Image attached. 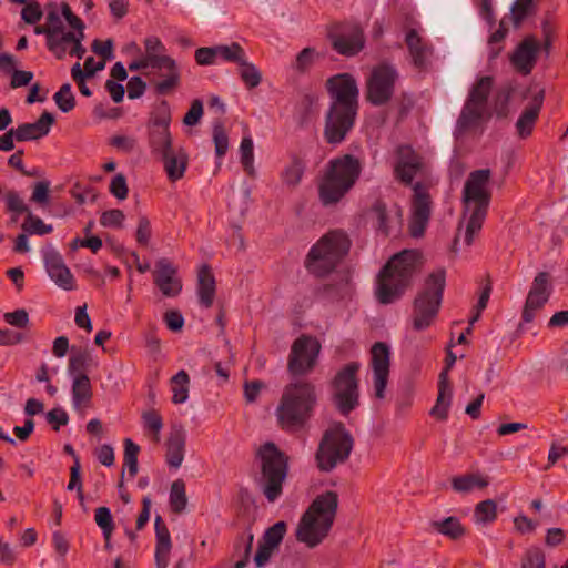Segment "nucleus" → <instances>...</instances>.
<instances>
[{
	"instance_id": "nucleus-1",
	"label": "nucleus",
	"mask_w": 568,
	"mask_h": 568,
	"mask_svg": "<svg viewBox=\"0 0 568 568\" xmlns=\"http://www.w3.org/2000/svg\"><path fill=\"white\" fill-rule=\"evenodd\" d=\"M331 104L325 115L324 139L328 144L342 143L355 124L359 90L349 73H339L326 81Z\"/></svg>"
},
{
	"instance_id": "nucleus-2",
	"label": "nucleus",
	"mask_w": 568,
	"mask_h": 568,
	"mask_svg": "<svg viewBox=\"0 0 568 568\" xmlns=\"http://www.w3.org/2000/svg\"><path fill=\"white\" fill-rule=\"evenodd\" d=\"M317 404V392L313 383L304 379L292 382L284 387L276 418L280 427L293 433L303 429Z\"/></svg>"
},
{
	"instance_id": "nucleus-3",
	"label": "nucleus",
	"mask_w": 568,
	"mask_h": 568,
	"mask_svg": "<svg viewBox=\"0 0 568 568\" xmlns=\"http://www.w3.org/2000/svg\"><path fill=\"white\" fill-rule=\"evenodd\" d=\"M419 258V252L404 250L382 267L375 290V296L381 304H392L403 296L412 283Z\"/></svg>"
},
{
	"instance_id": "nucleus-4",
	"label": "nucleus",
	"mask_w": 568,
	"mask_h": 568,
	"mask_svg": "<svg viewBox=\"0 0 568 568\" xmlns=\"http://www.w3.org/2000/svg\"><path fill=\"white\" fill-rule=\"evenodd\" d=\"M337 507L338 496L335 491L318 495L303 514L296 528V539L310 548L320 545L333 526Z\"/></svg>"
},
{
	"instance_id": "nucleus-5",
	"label": "nucleus",
	"mask_w": 568,
	"mask_h": 568,
	"mask_svg": "<svg viewBox=\"0 0 568 568\" xmlns=\"http://www.w3.org/2000/svg\"><path fill=\"white\" fill-rule=\"evenodd\" d=\"M490 170L473 171L465 182L463 190L464 215L469 214L464 234V243L470 246L474 237L483 227L486 219L491 193L488 190Z\"/></svg>"
},
{
	"instance_id": "nucleus-6",
	"label": "nucleus",
	"mask_w": 568,
	"mask_h": 568,
	"mask_svg": "<svg viewBox=\"0 0 568 568\" xmlns=\"http://www.w3.org/2000/svg\"><path fill=\"white\" fill-rule=\"evenodd\" d=\"M362 169V161L352 154L332 159L318 186L321 202L325 206L339 202L354 186Z\"/></svg>"
},
{
	"instance_id": "nucleus-7",
	"label": "nucleus",
	"mask_w": 568,
	"mask_h": 568,
	"mask_svg": "<svg viewBox=\"0 0 568 568\" xmlns=\"http://www.w3.org/2000/svg\"><path fill=\"white\" fill-rule=\"evenodd\" d=\"M351 241L341 230H334L322 236L310 250L305 267L316 277H324L332 273L347 255Z\"/></svg>"
},
{
	"instance_id": "nucleus-8",
	"label": "nucleus",
	"mask_w": 568,
	"mask_h": 568,
	"mask_svg": "<svg viewBox=\"0 0 568 568\" xmlns=\"http://www.w3.org/2000/svg\"><path fill=\"white\" fill-rule=\"evenodd\" d=\"M446 286V271L440 267L425 278L423 288L418 292L413 304V327L424 331L436 318Z\"/></svg>"
},
{
	"instance_id": "nucleus-9",
	"label": "nucleus",
	"mask_w": 568,
	"mask_h": 568,
	"mask_svg": "<svg viewBox=\"0 0 568 568\" xmlns=\"http://www.w3.org/2000/svg\"><path fill=\"white\" fill-rule=\"evenodd\" d=\"M354 447V438L342 422L333 423L323 434L315 454L321 471H332L346 463Z\"/></svg>"
},
{
	"instance_id": "nucleus-10",
	"label": "nucleus",
	"mask_w": 568,
	"mask_h": 568,
	"mask_svg": "<svg viewBox=\"0 0 568 568\" xmlns=\"http://www.w3.org/2000/svg\"><path fill=\"white\" fill-rule=\"evenodd\" d=\"M261 458L262 493L270 503H274L283 493V484L288 471V459L272 442L265 443L258 449Z\"/></svg>"
},
{
	"instance_id": "nucleus-11",
	"label": "nucleus",
	"mask_w": 568,
	"mask_h": 568,
	"mask_svg": "<svg viewBox=\"0 0 568 568\" xmlns=\"http://www.w3.org/2000/svg\"><path fill=\"white\" fill-rule=\"evenodd\" d=\"M144 57L151 62L152 70H168V80H153L154 91L159 95H166L180 87L181 71L176 61L165 54L166 48L159 37L150 36L143 41Z\"/></svg>"
},
{
	"instance_id": "nucleus-12",
	"label": "nucleus",
	"mask_w": 568,
	"mask_h": 568,
	"mask_svg": "<svg viewBox=\"0 0 568 568\" xmlns=\"http://www.w3.org/2000/svg\"><path fill=\"white\" fill-rule=\"evenodd\" d=\"M399 72L394 64L382 62L371 70L365 83V99L374 106L389 103L395 94Z\"/></svg>"
},
{
	"instance_id": "nucleus-13",
	"label": "nucleus",
	"mask_w": 568,
	"mask_h": 568,
	"mask_svg": "<svg viewBox=\"0 0 568 568\" xmlns=\"http://www.w3.org/2000/svg\"><path fill=\"white\" fill-rule=\"evenodd\" d=\"M494 85L493 77L485 75L471 85L465 104L457 120L459 130L476 126L488 113V97Z\"/></svg>"
},
{
	"instance_id": "nucleus-14",
	"label": "nucleus",
	"mask_w": 568,
	"mask_h": 568,
	"mask_svg": "<svg viewBox=\"0 0 568 568\" xmlns=\"http://www.w3.org/2000/svg\"><path fill=\"white\" fill-rule=\"evenodd\" d=\"M359 368L361 364L358 362H351L337 372L332 382L334 403L344 416H347L359 405L357 378Z\"/></svg>"
},
{
	"instance_id": "nucleus-15",
	"label": "nucleus",
	"mask_w": 568,
	"mask_h": 568,
	"mask_svg": "<svg viewBox=\"0 0 568 568\" xmlns=\"http://www.w3.org/2000/svg\"><path fill=\"white\" fill-rule=\"evenodd\" d=\"M321 352L320 342L310 335H301L294 341L288 355L287 369L294 376L311 373Z\"/></svg>"
},
{
	"instance_id": "nucleus-16",
	"label": "nucleus",
	"mask_w": 568,
	"mask_h": 568,
	"mask_svg": "<svg viewBox=\"0 0 568 568\" xmlns=\"http://www.w3.org/2000/svg\"><path fill=\"white\" fill-rule=\"evenodd\" d=\"M327 36L332 48L345 57L356 55L365 44L364 32L356 23H335L329 27Z\"/></svg>"
},
{
	"instance_id": "nucleus-17",
	"label": "nucleus",
	"mask_w": 568,
	"mask_h": 568,
	"mask_svg": "<svg viewBox=\"0 0 568 568\" xmlns=\"http://www.w3.org/2000/svg\"><path fill=\"white\" fill-rule=\"evenodd\" d=\"M151 153L163 163L170 181L175 182L183 178L189 156L182 146H174L173 139L163 144H149Z\"/></svg>"
},
{
	"instance_id": "nucleus-18",
	"label": "nucleus",
	"mask_w": 568,
	"mask_h": 568,
	"mask_svg": "<svg viewBox=\"0 0 568 568\" xmlns=\"http://www.w3.org/2000/svg\"><path fill=\"white\" fill-rule=\"evenodd\" d=\"M551 292L550 274L548 272L537 273L523 310V321L525 323H531L534 321L536 312L541 310L548 302Z\"/></svg>"
},
{
	"instance_id": "nucleus-19",
	"label": "nucleus",
	"mask_w": 568,
	"mask_h": 568,
	"mask_svg": "<svg viewBox=\"0 0 568 568\" xmlns=\"http://www.w3.org/2000/svg\"><path fill=\"white\" fill-rule=\"evenodd\" d=\"M413 212L409 231L413 237H419L424 234L430 217L432 200L427 189L422 183H416L413 186Z\"/></svg>"
},
{
	"instance_id": "nucleus-20",
	"label": "nucleus",
	"mask_w": 568,
	"mask_h": 568,
	"mask_svg": "<svg viewBox=\"0 0 568 568\" xmlns=\"http://www.w3.org/2000/svg\"><path fill=\"white\" fill-rule=\"evenodd\" d=\"M449 347H452V345H449ZM456 361V355L450 351V348H448L445 358V367L439 374L436 404L429 412L433 417L439 420H446L448 418L453 397V389L448 381V372L452 369Z\"/></svg>"
},
{
	"instance_id": "nucleus-21",
	"label": "nucleus",
	"mask_w": 568,
	"mask_h": 568,
	"mask_svg": "<svg viewBox=\"0 0 568 568\" xmlns=\"http://www.w3.org/2000/svg\"><path fill=\"white\" fill-rule=\"evenodd\" d=\"M422 158L409 145H399L396 149L394 176L405 185H412L414 178L422 171Z\"/></svg>"
},
{
	"instance_id": "nucleus-22",
	"label": "nucleus",
	"mask_w": 568,
	"mask_h": 568,
	"mask_svg": "<svg viewBox=\"0 0 568 568\" xmlns=\"http://www.w3.org/2000/svg\"><path fill=\"white\" fill-rule=\"evenodd\" d=\"M530 95V102L524 109L520 116L516 122L517 133L520 138L525 139L529 136L532 132L536 121L538 120L541 106L545 100V90L536 89L530 87L523 94V98L526 99Z\"/></svg>"
},
{
	"instance_id": "nucleus-23",
	"label": "nucleus",
	"mask_w": 568,
	"mask_h": 568,
	"mask_svg": "<svg viewBox=\"0 0 568 568\" xmlns=\"http://www.w3.org/2000/svg\"><path fill=\"white\" fill-rule=\"evenodd\" d=\"M171 109L168 101L162 100L151 112L148 123L149 144L169 142L172 140L170 132Z\"/></svg>"
},
{
	"instance_id": "nucleus-24",
	"label": "nucleus",
	"mask_w": 568,
	"mask_h": 568,
	"mask_svg": "<svg viewBox=\"0 0 568 568\" xmlns=\"http://www.w3.org/2000/svg\"><path fill=\"white\" fill-rule=\"evenodd\" d=\"M371 353L375 396L384 398L389 375V347L383 342H376L372 346Z\"/></svg>"
},
{
	"instance_id": "nucleus-25",
	"label": "nucleus",
	"mask_w": 568,
	"mask_h": 568,
	"mask_svg": "<svg viewBox=\"0 0 568 568\" xmlns=\"http://www.w3.org/2000/svg\"><path fill=\"white\" fill-rule=\"evenodd\" d=\"M539 51V41L535 36L529 34L516 47L510 55V62L519 73L528 75L536 65Z\"/></svg>"
},
{
	"instance_id": "nucleus-26",
	"label": "nucleus",
	"mask_w": 568,
	"mask_h": 568,
	"mask_svg": "<svg viewBox=\"0 0 568 568\" xmlns=\"http://www.w3.org/2000/svg\"><path fill=\"white\" fill-rule=\"evenodd\" d=\"M176 273L178 270L168 258L156 261L153 282L165 297H175L182 291V282Z\"/></svg>"
},
{
	"instance_id": "nucleus-27",
	"label": "nucleus",
	"mask_w": 568,
	"mask_h": 568,
	"mask_svg": "<svg viewBox=\"0 0 568 568\" xmlns=\"http://www.w3.org/2000/svg\"><path fill=\"white\" fill-rule=\"evenodd\" d=\"M43 260L48 275L59 287L65 291L74 288V277L59 252L52 248L47 250L43 253Z\"/></svg>"
},
{
	"instance_id": "nucleus-28",
	"label": "nucleus",
	"mask_w": 568,
	"mask_h": 568,
	"mask_svg": "<svg viewBox=\"0 0 568 568\" xmlns=\"http://www.w3.org/2000/svg\"><path fill=\"white\" fill-rule=\"evenodd\" d=\"M54 116L48 111H44L34 123H22L17 128L16 141L26 142L38 140L45 136L50 132L51 125L54 123Z\"/></svg>"
},
{
	"instance_id": "nucleus-29",
	"label": "nucleus",
	"mask_w": 568,
	"mask_h": 568,
	"mask_svg": "<svg viewBox=\"0 0 568 568\" xmlns=\"http://www.w3.org/2000/svg\"><path fill=\"white\" fill-rule=\"evenodd\" d=\"M186 434L182 426H173L166 442V463L171 468H179L184 459Z\"/></svg>"
},
{
	"instance_id": "nucleus-30",
	"label": "nucleus",
	"mask_w": 568,
	"mask_h": 568,
	"mask_svg": "<svg viewBox=\"0 0 568 568\" xmlns=\"http://www.w3.org/2000/svg\"><path fill=\"white\" fill-rule=\"evenodd\" d=\"M155 528V564L158 568H168L172 548L170 531L160 515L154 520Z\"/></svg>"
},
{
	"instance_id": "nucleus-31",
	"label": "nucleus",
	"mask_w": 568,
	"mask_h": 568,
	"mask_svg": "<svg viewBox=\"0 0 568 568\" xmlns=\"http://www.w3.org/2000/svg\"><path fill=\"white\" fill-rule=\"evenodd\" d=\"M405 42L412 57L413 64L418 69L426 68L428 59L433 52L432 47L422 37H419L414 29H410L406 33Z\"/></svg>"
},
{
	"instance_id": "nucleus-32",
	"label": "nucleus",
	"mask_w": 568,
	"mask_h": 568,
	"mask_svg": "<svg viewBox=\"0 0 568 568\" xmlns=\"http://www.w3.org/2000/svg\"><path fill=\"white\" fill-rule=\"evenodd\" d=\"M215 288V278L210 266L202 265L197 274V295L202 306L209 308L213 305Z\"/></svg>"
},
{
	"instance_id": "nucleus-33",
	"label": "nucleus",
	"mask_w": 568,
	"mask_h": 568,
	"mask_svg": "<svg viewBox=\"0 0 568 568\" xmlns=\"http://www.w3.org/2000/svg\"><path fill=\"white\" fill-rule=\"evenodd\" d=\"M430 527L433 530L450 540H458L466 534V528L463 526L459 518L455 516L447 517L443 520H433L430 521Z\"/></svg>"
},
{
	"instance_id": "nucleus-34",
	"label": "nucleus",
	"mask_w": 568,
	"mask_h": 568,
	"mask_svg": "<svg viewBox=\"0 0 568 568\" xmlns=\"http://www.w3.org/2000/svg\"><path fill=\"white\" fill-rule=\"evenodd\" d=\"M92 386L88 375L75 376L72 382V402L75 408L89 406Z\"/></svg>"
},
{
	"instance_id": "nucleus-35",
	"label": "nucleus",
	"mask_w": 568,
	"mask_h": 568,
	"mask_svg": "<svg viewBox=\"0 0 568 568\" xmlns=\"http://www.w3.org/2000/svg\"><path fill=\"white\" fill-rule=\"evenodd\" d=\"M78 36V31H62L54 34L47 47L50 52L53 53V55L62 60L67 52H69L70 48L72 47V43L74 42L75 38Z\"/></svg>"
},
{
	"instance_id": "nucleus-36",
	"label": "nucleus",
	"mask_w": 568,
	"mask_h": 568,
	"mask_svg": "<svg viewBox=\"0 0 568 568\" xmlns=\"http://www.w3.org/2000/svg\"><path fill=\"white\" fill-rule=\"evenodd\" d=\"M488 484L487 477L475 473L457 476L452 479V486L458 493H469L475 488L483 489Z\"/></svg>"
},
{
	"instance_id": "nucleus-37",
	"label": "nucleus",
	"mask_w": 568,
	"mask_h": 568,
	"mask_svg": "<svg viewBox=\"0 0 568 568\" xmlns=\"http://www.w3.org/2000/svg\"><path fill=\"white\" fill-rule=\"evenodd\" d=\"M190 377L189 374L181 369L171 378V389L173 393L172 402L182 404L189 397Z\"/></svg>"
},
{
	"instance_id": "nucleus-38",
	"label": "nucleus",
	"mask_w": 568,
	"mask_h": 568,
	"mask_svg": "<svg viewBox=\"0 0 568 568\" xmlns=\"http://www.w3.org/2000/svg\"><path fill=\"white\" fill-rule=\"evenodd\" d=\"M237 67L239 75L246 88L254 89L260 85L262 73L254 63L247 60V57H245Z\"/></svg>"
},
{
	"instance_id": "nucleus-39",
	"label": "nucleus",
	"mask_w": 568,
	"mask_h": 568,
	"mask_svg": "<svg viewBox=\"0 0 568 568\" xmlns=\"http://www.w3.org/2000/svg\"><path fill=\"white\" fill-rule=\"evenodd\" d=\"M474 520L478 525H489L497 519V504L493 499L478 503L474 509Z\"/></svg>"
},
{
	"instance_id": "nucleus-40",
	"label": "nucleus",
	"mask_w": 568,
	"mask_h": 568,
	"mask_svg": "<svg viewBox=\"0 0 568 568\" xmlns=\"http://www.w3.org/2000/svg\"><path fill=\"white\" fill-rule=\"evenodd\" d=\"M91 361L87 351L75 349L72 347V355L68 363V373L74 378L75 376L88 375L87 371Z\"/></svg>"
},
{
	"instance_id": "nucleus-41",
	"label": "nucleus",
	"mask_w": 568,
	"mask_h": 568,
	"mask_svg": "<svg viewBox=\"0 0 568 568\" xmlns=\"http://www.w3.org/2000/svg\"><path fill=\"white\" fill-rule=\"evenodd\" d=\"M187 505L185 484L182 479L172 483L170 489V507L175 514H181Z\"/></svg>"
},
{
	"instance_id": "nucleus-42",
	"label": "nucleus",
	"mask_w": 568,
	"mask_h": 568,
	"mask_svg": "<svg viewBox=\"0 0 568 568\" xmlns=\"http://www.w3.org/2000/svg\"><path fill=\"white\" fill-rule=\"evenodd\" d=\"M535 11V0H515L510 10L514 27L519 28L524 20Z\"/></svg>"
},
{
	"instance_id": "nucleus-43",
	"label": "nucleus",
	"mask_w": 568,
	"mask_h": 568,
	"mask_svg": "<svg viewBox=\"0 0 568 568\" xmlns=\"http://www.w3.org/2000/svg\"><path fill=\"white\" fill-rule=\"evenodd\" d=\"M215 51L217 57H220L222 60L236 64H239L246 57L244 49L237 42H232L229 45H215Z\"/></svg>"
},
{
	"instance_id": "nucleus-44",
	"label": "nucleus",
	"mask_w": 568,
	"mask_h": 568,
	"mask_svg": "<svg viewBox=\"0 0 568 568\" xmlns=\"http://www.w3.org/2000/svg\"><path fill=\"white\" fill-rule=\"evenodd\" d=\"M304 170L303 161L296 156L293 158L282 174L283 182L288 186H296L302 180Z\"/></svg>"
},
{
	"instance_id": "nucleus-45",
	"label": "nucleus",
	"mask_w": 568,
	"mask_h": 568,
	"mask_svg": "<svg viewBox=\"0 0 568 568\" xmlns=\"http://www.w3.org/2000/svg\"><path fill=\"white\" fill-rule=\"evenodd\" d=\"M321 57V54L311 47L304 48L295 58L292 68L300 72L305 73L311 69L313 63Z\"/></svg>"
},
{
	"instance_id": "nucleus-46",
	"label": "nucleus",
	"mask_w": 568,
	"mask_h": 568,
	"mask_svg": "<svg viewBox=\"0 0 568 568\" xmlns=\"http://www.w3.org/2000/svg\"><path fill=\"white\" fill-rule=\"evenodd\" d=\"M139 445L132 439H124V466L128 467L129 476L134 478L138 474Z\"/></svg>"
},
{
	"instance_id": "nucleus-47",
	"label": "nucleus",
	"mask_w": 568,
	"mask_h": 568,
	"mask_svg": "<svg viewBox=\"0 0 568 568\" xmlns=\"http://www.w3.org/2000/svg\"><path fill=\"white\" fill-rule=\"evenodd\" d=\"M53 100L62 112L67 113L72 111L75 106V98L72 93L71 84H62L59 91L54 93Z\"/></svg>"
},
{
	"instance_id": "nucleus-48",
	"label": "nucleus",
	"mask_w": 568,
	"mask_h": 568,
	"mask_svg": "<svg viewBox=\"0 0 568 568\" xmlns=\"http://www.w3.org/2000/svg\"><path fill=\"white\" fill-rule=\"evenodd\" d=\"M286 529L287 526L285 521H277L266 529L262 540L270 546L277 548L286 534Z\"/></svg>"
},
{
	"instance_id": "nucleus-49",
	"label": "nucleus",
	"mask_w": 568,
	"mask_h": 568,
	"mask_svg": "<svg viewBox=\"0 0 568 568\" xmlns=\"http://www.w3.org/2000/svg\"><path fill=\"white\" fill-rule=\"evenodd\" d=\"M22 229L30 234L38 235L49 234L53 230L52 225L45 224L40 217L34 216L31 212L28 213V216L22 224Z\"/></svg>"
},
{
	"instance_id": "nucleus-50",
	"label": "nucleus",
	"mask_w": 568,
	"mask_h": 568,
	"mask_svg": "<svg viewBox=\"0 0 568 568\" xmlns=\"http://www.w3.org/2000/svg\"><path fill=\"white\" fill-rule=\"evenodd\" d=\"M213 141H214V145H215L216 156L217 158L224 156L229 149V138H227L224 126L221 122L214 123Z\"/></svg>"
},
{
	"instance_id": "nucleus-51",
	"label": "nucleus",
	"mask_w": 568,
	"mask_h": 568,
	"mask_svg": "<svg viewBox=\"0 0 568 568\" xmlns=\"http://www.w3.org/2000/svg\"><path fill=\"white\" fill-rule=\"evenodd\" d=\"M240 152H241V163L244 168V170L252 175L254 168H253V161H254V153H253V141L250 136H245L242 139L241 145H240Z\"/></svg>"
},
{
	"instance_id": "nucleus-52",
	"label": "nucleus",
	"mask_w": 568,
	"mask_h": 568,
	"mask_svg": "<svg viewBox=\"0 0 568 568\" xmlns=\"http://www.w3.org/2000/svg\"><path fill=\"white\" fill-rule=\"evenodd\" d=\"M372 213L376 219L377 230L387 236L389 234V227L387 223L388 216L386 212V204L381 200H376L372 206Z\"/></svg>"
},
{
	"instance_id": "nucleus-53",
	"label": "nucleus",
	"mask_w": 568,
	"mask_h": 568,
	"mask_svg": "<svg viewBox=\"0 0 568 568\" xmlns=\"http://www.w3.org/2000/svg\"><path fill=\"white\" fill-rule=\"evenodd\" d=\"M513 93L511 87L501 88L495 97V112L499 118H504L508 113V103Z\"/></svg>"
},
{
	"instance_id": "nucleus-54",
	"label": "nucleus",
	"mask_w": 568,
	"mask_h": 568,
	"mask_svg": "<svg viewBox=\"0 0 568 568\" xmlns=\"http://www.w3.org/2000/svg\"><path fill=\"white\" fill-rule=\"evenodd\" d=\"M145 427L154 434V442H160V432L163 427L162 417L155 410H150L142 416Z\"/></svg>"
},
{
	"instance_id": "nucleus-55",
	"label": "nucleus",
	"mask_w": 568,
	"mask_h": 568,
	"mask_svg": "<svg viewBox=\"0 0 568 568\" xmlns=\"http://www.w3.org/2000/svg\"><path fill=\"white\" fill-rule=\"evenodd\" d=\"M95 524L101 528L102 532H109L114 530V523L112 518L111 510L101 506L95 509L94 514Z\"/></svg>"
},
{
	"instance_id": "nucleus-56",
	"label": "nucleus",
	"mask_w": 568,
	"mask_h": 568,
	"mask_svg": "<svg viewBox=\"0 0 568 568\" xmlns=\"http://www.w3.org/2000/svg\"><path fill=\"white\" fill-rule=\"evenodd\" d=\"M125 220L123 211L119 209L104 211L100 216V224L104 227H121Z\"/></svg>"
},
{
	"instance_id": "nucleus-57",
	"label": "nucleus",
	"mask_w": 568,
	"mask_h": 568,
	"mask_svg": "<svg viewBox=\"0 0 568 568\" xmlns=\"http://www.w3.org/2000/svg\"><path fill=\"white\" fill-rule=\"evenodd\" d=\"M523 568H546L545 554L540 548H531L526 552Z\"/></svg>"
},
{
	"instance_id": "nucleus-58",
	"label": "nucleus",
	"mask_w": 568,
	"mask_h": 568,
	"mask_svg": "<svg viewBox=\"0 0 568 568\" xmlns=\"http://www.w3.org/2000/svg\"><path fill=\"white\" fill-rule=\"evenodd\" d=\"M109 190L118 200H125L128 197L129 189L124 174L118 173L114 175L111 180Z\"/></svg>"
},
{
	"instance_id": "nucleus-59",
	"label": "nucleus",
	"mask_w": 568,
	"mask_h": 568,
	"mask_svg": "<svg viewBox=\"0 0 568 568\" xmlns=\"http://www.w3.org/2000/svg\"><path fill=\"white\" fill-rule=\"evenodd\" d=\"M7 210L16 214L29 213V207L18 192L11 190L6 193Z\"/></svg>"
},
{
	"instance_id": "nucleus-60",
	"label": "nucleus",
	"mask_w": 568,
	"mask_h": 568,
	"mask_svg": "<svg viewBox=\"0 0 568 568\" xmlns=\"http://www.w3.org/2000/svg\"><path fill=\"white\" fill-rule=\"evenodd\" d=\"M152 235L151 222L145 215H141L138 221V227L135 232L136 242L140 245L146 246Z\"/></svg>"
},
{
	"instance_id": "nucleus-61",
	"label": "nucleus",
	"mask_w": 568,
	"mask_h": 568,
	"mask_svg": "<svg viewBox=\"0 0 568 568\" xmlns=\"http://www.w3.org/2000/svg\"><path fill=\"white\" fill-rule=\"evenodd\" d=\"M4 321L14 327L26 328L29 325V314L24 308L8 312L3 315Z\"/></svg>"
},
{
	"instance_id": "nucleus-62",
	"label": "nucleus",
	"mask_w": 568,
	"mask_h": 568,
	"mask_svg": "<svg viewBox=\"0 0 568 568\" xmlns=\"http://www.w3.org/2000/svg\"><path fill=\"white\" fill-rule=\"evenodd\" d=\"M203 115V103L200 99L192 101L189 111L183 118V124L187 126L196 125Z\"/></svg>"
},
{
	"instance_id": "nucleus-63",
	"label": "nucleus",
	"mask_w": 568,
	"mask_h": 568,
	"mask_svg": "<svg viewBox=\"0 0 568 568\" xmlns=\"http://www.w3.org/2000/svg\"><path fill=\"white\" fill-rule=\"evenodd\" d=\"M42 10L37 1L29 2L21 11L22 19L29 23L34 24L42 18Z\"/></svg>"
},
{
	"instance_id": "nucleus-64",
	"label": "nucleus",
	"mask_w": 568,
	"mask_h": 568,
	"mask_svg": "<svg viewBox=\"0 0 568 568\" xmlns=\"http://www.w3.org/2000/svg\"><path fill=\"white\" fill-rule=\"evenodd\" d=\"M195 61L200 65H212L217 58L215 47H202L195 51Z\"/></svg>"
}]
</instances>
